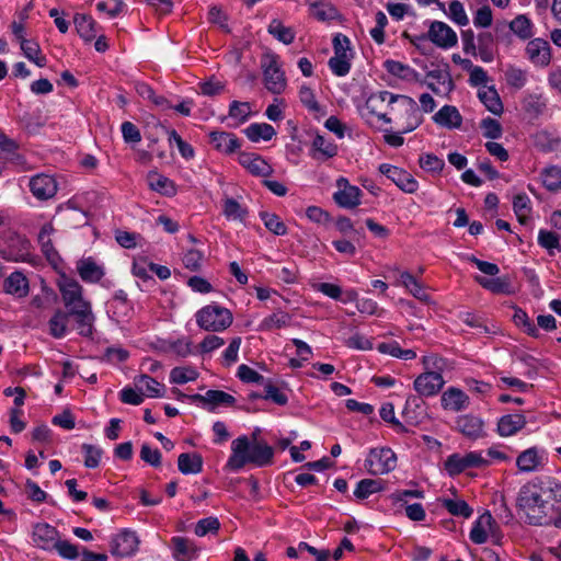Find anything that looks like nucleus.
<instances>
[{"mask_svg": "<svg viewBox=\"0 0 561 561\" xmlns=\"http://www.w3.org/2000/svg\"><path fill=\"white\" fill-rule=\"evenodd\" d=\"M352 58L331 57L329 67L332 72L339 77H344L350 72Z\"/></svg>", "mask_w": 561, "mask_h": 561, "instance_id": "obj_63", "label": "nucleus"}, {"mask_svg": "<svg viewBox=\"0 0 561 561\" xmlns=\"http://www.w3.org/2000/svg\"><path fill=\"white\" fill-rule=\"evenodd\" d=\"M469 404V397L458 388H449L442 396V405L444 409L461 411Z\"/></svg>", "mask_w": 561, "mask_h": 561, "instance_id": "obj_29", "label": "nucleus"}, {"mask_svg": "<svg viewBox=\"0 0 561 561\" xmlns=\"http://www.w3.org/2000/svg\"><path fill=\"white\" fill-rule=\"evenodd\" d=\"M480 127L483 130V136L489 139H497L502 136V126L501 124L491 117H486L481 121Z\"/></svg>", "mask_w": 561, "mask_h": 561, "instance_id": "obj_58", "label": "nucleus"}, {"mask_svg": "<svg viewBox=\"0 0 561 561\" xmlns=\"http://www.w3.org/2000/svg\"><path fill=\"white\" fill-rule=\"evenodd\" d=\"M400 100L403 102L405 114L408 115L407 125L402 128L401 133H410L422 123V116L416 102L412 98L401 95Z\"/></svg>", "mask_w": 561, "mask_h": 561, "instance_id": "obj_33", "label": "nucleus"}, {"mask_svg": "<svg viewBox=\"0 0 561 561\" xmlns=\"http://www.w3.org/2000/svg\"><path fill=\"white\" fill-rule=\"evenodd\" d=\"M397 456L391 448H373L365 460V467L373 476L386 474L394 470Z\"/></svg>", "mask_w": 561, "mask_h": 561, "instance_id": "obj_5", "label": "nucleus"}, {"mask_svg": "<svg viewBox=\"0 0 561 561\" xmlns=\"http://www.w3.org/2000/svg\"><path fill=\"white\" fill-rule=\"evenodd\" d=\"M542 184L549 191H558L561 188V168L559 167H549L546 168L542 173Z\"/></svg>", "mask_w": 561, "mask_h": 561, "instance_id": "obj_52", "label": "nucleus"}, {"mask_svg": "<svg viewBox=\"0 0 561 561\" xmlns=\"http://www.w3.org/2000/svg\"><path fill=\"white\" fill-rule=\"evenodd\" d=\"M310 14L319 21H342L343 16L339 10L328 1L319 0L310 3Z\"/></svg>", "mask_w": 561, "mask_h": 561, "instance_id": "obj_25", "label": "nucleus"}, {"mask_svg": "<svg viewBox=\"0 0 561 561\" xmlns=\"http://www.w3.org/2000/svg\"><path fill=\"white\" fill-rule=\"evenodd\" d=\"M382 480L363 479L357 483V486L354 491V496L358 500H365L371 494L382 491Z\"/></svg>", "mask_w": 561, "mask_h": 561, "instance_id": "obj_41", "label": "nucleus"}, {"mask_svg": "<svg viewBox=\"0 0 561 561\" xmlns=\"http://www.w3.org/2000/svg\"><path fill=\"white\" fill-rule=\"evenodd\" d=\"M478 95L492 114L501 115L503 113V103L494 87H489L485 91H479Z\"/></svg>", "mask_w": 561, "mask_h": 561, "instance_id": "obj_39", "label": "nucleus"}, {"mask_svg": "<svg viewBox=\"0 0 561 561\" xmlns=\"http://www.w3.org/2000/svg\"><path fill=\"white\" fill-rule=\"evenodd\" d=\"M198 378V373L193 367H174L170 373V381L175 385H183Z\"/></svg>", "mask_w": 561, "mask_h": 561, "instance_id": "obj_48", "label": "nucleus"}, {"mask_svg": "<svg viewBox=\"0 0 561 561\" xmlns=\"http://www.w3.org/2000/svg\"><path fill=\"white\" fill-rule=\"evenodd\" d=\"M516 505L526 515L530 525H541L545 517L546 501L542 499L536 484H524L517 495Z\"/></svg>", "mask_w": 561, "mask_h": 561, "instance_id": "obj_2", "label": "nucleus"}, {"mask_svg": "<svg viewBox=\"0 0 561 561\" xmlns=\"http://www.w3.org/2000/svg\"><path fill=\"white\" fill-rule=\"evenodd\" d=\"M62 300L67 308L71 309L80 305H90L82 299V287L73 279H66L59 285Z\"/></svg>", "mask_w": 561, "mask_h": 561, "instance_id": "obj_17", "label": "nucleus"}, {"mask_svg": "<svg viewBox=\"0 0 561 561\" xmlns=\"http://www.w3.org/2000/svg\"><path fill=\"white\" fill-rule=\"evenodd\" d=\"M488 465L489 461L477 453H469L463 457L453 454L446 459L445 469L450 476H456L467 468H480Z\"/></svg>", "mask_w": 561, "mask_h": 561, "instance_id": "obj_7", "label": "nucleus"}, {"mask_svg": "<svg viewBox=\"0 0 561 561\" xmlns=\"http://www.w3.org/2000/svg\"><path fill=\"white\" fill-rule=\"evenodd\" d=\"M401 95L392 94L389 91H379L377 93H373L366 100V107L370 114L375 115L381 110V105L387 102L388 104L394 103L400 99Z\"/></svg>", "mask_w": 561, "mask_h": 561, "instance_id": "obj_38", "label": "nucleus"}, {"mask_svg": "<svg viewBox=\"0 0 561 561\" xmlns=\"http://www.w3.org/2000/svg\"><path fill=\"white\" fill-rule=\"evenodd\" d=\"M514 323L522 328L529 336L539 337V330L531 322L528 314L520 308H515V313L513 316Z\"/></svg>", "mask_w": 561, "mask_h": 561, "instance_id": "obj_49", "label": "nucleus"}, {"mask_svg": "<svg viewBox=\"0 0 561 561\" xmlns=\"http://www.w3.org/2000/svg\"><path fill=\"white\" fill-rule=\"evenodd\" d=\"M445 385L443 376L438 371H424L414 380L415 391L423 397H431L439 392Z\"/></svg>", "mask_w": 561, "mask_h": 561, "instance_id": "obj_10", "label": "nucleus"}, {"mask_svg": "<svg viewBox=\"0 0 561 561\" xmlns=\"http://www.w3.org/2000/svg\"><path fill=\"white\" fill-rule=\"evenodd\" d=\"M251 114L250 103L233 101L229 107V116L239 118L240 123H244Z\"/></svg>", "mask_w": 561, "mask_h": 561, "instance_id": "obj_61", "label": "nucleus"}, {"mask_svg": "<svg viewBox=\"0 0 561 561\" xmlns=\"http://www.w3.org/2000/svg\"><path fill=\"white\" fill-rule=\"evenodd\" d=\"M147 181L150 188L160 194L173 196L176 193L173 181L157 171H150L147 175Z\"/></svg>", "mask_w": 561, "mask_h": 561, "instance_id": "obj_31", "label": "nucleus"}, {"mask_svg": "<svg viewBox=\"0 0 561 561\" xmlns=\"http://www.w3.org/2000/svg\"><path fill=\"white\" fill-rule=\"evenodd\" d=\"M58 530L46 523H38L34 526L32 539L34 545L39 549H50L57 541Z\"/></svg>", "mask_w": 561, "mask_h": 561, "instance_id": "obj_16", "label": "nucleus"}, {"mask_svg": "<svg viewBox=\"0 0 561 561\" xmlns=\"http://www.w3.org/2000/svg\"><path fill=\"white\" fill-rule=\"evenodd\" d=\"M220 523L217 517H206L197 522L195 526V534L199 537L206 536L211 533L215 534L219 530Z\"/></svg>", "mask_w": 561, "mask_h": 561, "instance_id": "obj_57", "label": "nucleus"}, {"mask_svg": "<svg viewBox=\"0 0 561 561\" xmlns=\"http://www.w3.org/2000/svg\"><path fill=\"white\" fill-rule=\"evenodd\" d=\"M334 56L340 58H353L351 41L346 35L337 33L332 41Z\"/></svg>", "mask_w": 561, "mask_h": 561, "instance_id": "obj_53", "label": "nucleus"}, {"mask_svg": "<svg viewBox=\"0 0 561 561\" xmlns=\"http://www.w3.org/2000/svg\"><path fill=\"white\" fill-rule=\"evenodd\" d=\"M474 279L480 286L490 290L492 294L511 295L514 293L511 278L508 276L486 278L478 275Z\"/></svg>", "mask_w": 561, "mask_h": 561, "instance_id": "obj_22", "label": "nucleus"}, {"mask_svg": "<svg viewBox=\"0 0 561 561\" xmlns=\"http://www.w3.org/2000/svg\"><path fill=\"white\" fill-rule=\"evenodd\" d=\"M3 289L7 294L25 297L28 294L27 278L21 272H14L4 279Z\"/></svg>", "mask_w": 561, "mask_h": 561, "instance_id": "obj_30", "label": "nucleus"}, {"mask_svg": "<svg viewBox=\"0 0 561 561\" xmlns=\"http://www.w3.org/2000/svg\"><path fill=\"white\" fill-rule=\"evenodd\" d=\"M232 454L227 468L233 471L242 469L247 463L265 467L273 462L274 449L265 442L250 443L247 436L234 439L231 444Z\"/></svg>", "mask_w": 561, "mask_h": 561, "instance_id": "obj_1", "label": "nucleus"}, {"mask_svg": "<svg viewBox=\"0 0 561 561\" xmlns=\"http://www.w3.org/2000/svg\"><path fill=\"white\" fill-rule=\"evenodd\" d=\"M136 385L145 387L148 397L160 398L164 396V386L149 375L144 374L137 377Z\"/></svg>", "mask_w": 561, "mask_h": 561, "instance_id": "obj_47", "label": "nucleus"}, {"mask_svg": "<svg viewBox=\"0 0 561 561\" xmlns=\"http://www.w3.org/2000/svg\"><path fill=\"white\" fill-rule=\"evenodd\" d=\"M209 138L218 151L227 154H231L240 148V141L232 133L214 130L209 134Z\"/></svg>", "mask_w": 561, "mask_h": 561, "instance_id": "obj_19", "label": "nucleus"}, {"mask_svg": "<svg viewBox=\"0 0 561 561\" xmlns=\"http://www.w3.org/2000/svg\"><path fill=\"white\" fill-rule=\"evenodd\" d=\"M70 310L65 312L62 310H57L55 314L49 320V333L56 337L60 339L66 334L67 323L70 317Z\"/></svg>", "mask_w": 561, "mask_h": 561, "instance_id": "obj_43", "label": "nucleus"}, {"mask_svg": "<svg viewBox=\"0 0 561 561\" xmlns=\"http://www.w3.org/2000/svg\"><path fill=\"white\" fill-rule=\"evenodd\" d=\"M529 59L538 66H547L550 62V45L541 38L531 39L526 47Z\"/></svg>", "mask_w": 561, "mask_h": 561, "instance_id": "obj_18", "label": "nucleus"}, {"mask_svg": "<svg viewBox=\"0 0 561 561\" xmlns=\"http://www.w3.org/2000/svg\"><path fill=\"white\" fill-rule=\"evenodd\" d=\"M77 271L81 279L88 283H98L104 276L103 268L92 257L80 260L77 263Z\"/></svg>", "mask_w": 561, "mask_h": 561, "instance_id": "obj_28", "label": "nucleus"}, {"mask_svg": "<svg viewBox=\"0 0 561 561\" xmlns=\"http://www.w3.org/2000/svg\"><path fill=\"white\" fill-rule=\"evenodd\" d=\"M244 134L251 141L257 142L260 139H263L266 141L271 140L276 135V130L270 124L253 123L244 129Z\"/></svg>", "mask_w": 561, "mask_h": 561, "instance_id": "obj_36", "label": "nucleus"}, {"mask_svg": "<svg viewBox=\"0 0 561 561\" xmlns=\"http://www.w3.org/2000/svg\"><path fill=\"white\" fill-rule=\"evenodd\" d=\"M419 39H430L440 48L453 47L458 42L455 31L449 25L440 21H433L427 33L419 35Z\"/></svg>", "mask_w": 561, "mask_h": 561, "instance_id": "obj_6", "label": "nucleus"}, {"mask_svg": "<svg viewBox=\"0 0 561 561\" xmlns=\"http://www.w3.org/2000/svg\"><path fill=\"white\" fill-rule=\"evenodd\" d=\"M390 180L403 192L413 194L417 191L419 184L416 180L403 169H397L390 175Z\"/></svg>", "mask_w": 561, "mask_h": 561, "instance_id": "obj_37", "label": "nucleus"}, {"mask_svg": "<svg viewBox=\"0 0 561 561\" xmlns=\"http://www.w3.org/2000/svg\"><path fill=\"white\" fill-rule=\"evenodd\" d=\"M178 468L183 474H196L203 470V457L197 453H183L178 458Z\"/></svg>", "mask_w": 561, "mask_h": 561, "instance_id": "obj_32", "label": "nucleus"}, {"mask_svg": "<svg viewBox=\"0 0 561 561\" xmlns=\"http://www.w3.org/2000/svg\"><path fill=\"white\" fill-rule=\"evenodd\" d=\"M232 320L231 311L217 305H208L196 313V322L205 331H224L231 325Z\"/></svg>", "mask_w": 561, "mask_h": 561, "instance_id": "obj_3", "label": "nucleus"}, {"mask_svg": "<svg viewBox=\"0 0 561 561\" xmlns=\"http://www.w3.org/2000/svg\"><path fill=\"white\" fill-rule=\"evenodd\" d=\"M337 154V146L328 141L323 136L317 135L313 138L310 156L318 161H325Z\"/></svg>", "mask_w": 561, "mask_h": 561, "instance_id": "obj_20", "label": "nucleus"}, {"mask_svg": "<svg viewBox=\"0 0 561 561\" xmlns=\"http://www.w3.org/2000/svg\"><path fill=\"white\" fill-rule=\"evenodd\" d=\"M173 557L176 561H191L196 557L198 548L196 545L184 537H173Z\"/></svg>", "mask_w": 561, "mask_h": 561, "instance_id": "obj_26", "label": "nucleus"}, {"mask_svg": "<svg viewBox=\"0 0 561 561\" xmlns=\"http://www.w3.org/2000/svg\"><path fill=\"white\" fill-rule=\"evenodd\" d=\"M289 321L290 316L287 312L278 311L265 318L262 328L265 330L280 329L288 325Z\"/></svg>", "mask_w": 561, "mask_h": 561, "instance_id": "obj_54", "label": "nucleus"}, {"mask_svg": "<svg viewBox=\"0 0 561 561\" xmlns=\"http://www.w3.org/2000/svg\"><path fill=\"white\" fill-rule=\"evenodd\" d=\"M19 145L0 130V156H3L10 163L20 164L22 156L18 152Z\"/></svg>", "mask_w": 561, "mask_h": 561, "instance_id": "obj_35", "label": "nucleus"}, {"mask_svg": "<svg viewBox=\"0 0 561 561\" xmlns=\"http://www.w3.org/2000/svg\"><path fill=\"white\" fill-rule=\"evenodd\" d=\"M73 24L77 33L83 41L91 42L96 37V22L91 15L76 13L73 16Z\"/></svg>", "mask_w": 561, "mask_h": 561, "instance_id": "obj_24", "label": "nucleus"}, {"mask_svg": "<svg viewBox=\"0 0 561 561\" xmlns=\"http://www.w3.org/2000/svg\"><path fill=\"white\" fill-rule=\"evenodd\" d=\"M385 68L389 73L401 78L408 81H415L421 84H426L428 89H431L435 94H440V89L436 87L433 82H426L422 76L416 72L414 69L410 68L408 65H404L397 60H386L383 64Z\"/></svg>", "mask_w": 561, "mask_h": 561, "instance_id": "obj_8", "label": "nucleus"}, {"mask_svg": "<svg viewBox=\"0 0 561 561\" xmlns=\"http://www.w3.org/2000/svg\"><path fill=\"white\" fill-rule=\"evenodd\" d=\"M542 457L539 456L536 447L528 448L520 453L516 459V466L523 472H533L541 465Z\"/></svg>", "mask_w": 561, "mask_h": 561, "instance_id": "obj_34", "label": "nucleus"}, {"mask_svg": "<svg viewBox=\"0 0 561 561\" xmlns=\"http://www.w3.org/2000/svg\"><path fill=\"white\" fill-rule=\"evenodd\" d=\"M442 502L443 506L454 516H462L465 518H469L473 513V510L468 505L466 501L444 499Z\"/></svg>", "mask_w": 561, "mask_h": 561, "instance_id": "obj_51", "label": "nucleus"}, {"mask_svg": "<svg viewBox=\"0 0 561 561\" xmlns=\"http://www.w3.org/2000/svg\"><path fill=\"white\" fill-rule=\"evenodd\" d=\"M426 78H431L437 81V83L444 87L445 93H449L455 89V83L449 72L448 64H444L443 67L430 70L426 73Z\"/></svg>", "mask_w": 561, "mask_h": 561, "instance_id": "obj_44", "label": "nucleus"}, {"mask_svg": "<svg viewBox=\"0 0 561 561\" xmlns=\"http://www.w3.org/2000/svg\"><path fill=\"white\" fill-rule=\"evenodd\" d=\"M336 185L339 191L334 193L333 199L340 207L354 208L360 204V190L351 185L347 179H337Z\"/></svg>", "mask_w": 561, "mask_h": 561, "instance_id": "obj_9", "label": "nucleus"}, {"mask_svg": "<svg viewBox=\"0 0 561 561\" xmlns=\"http://www.w3.org/2000/svg\"><path fill=\"white\" fill-rule=\"evenodd\" d=\"M239 163L255 176L267 178L272 175L273 168L259 154L240 152Z\"/></svg>", "mask_w": 561, "mask_h": 561, "instance_id": "obj_14", "label": "nucleus"}, {"mask_svg": "<svg viewBox=\"0 0 561 561\" xmlns=\"http://www.w3.org/2000/svg\"><path fill=\"white\" fill-rule=\"evenodd\" d=\"M510 30L520 39H529L533 36V23L525 15L519 14L508 24Z\"/></svg>", "mask_w": 561, "mask_h": 561, "instance_id": "obj_42", "label": "nucleus"}, {"mask_svg": "<svg viewBox=\"0 0 561 561\" xmlns=\"http://www.w3.org/2000/svg\"><path fill=\"white\" fill-rule=\"evenodd\" d=\"M422 363L425 371H438L442 373L450 367V364L437 354H430L423 357Z\"/></svg>", "mask_w": 561, "mask_h": 561, "instance_id": "obj_55", "label": "nucleus"}, {"mask_svg": "<svg viewBox=\"0 0 561 561\" xmlns=\"http://www.w3.org/2000/svg\"><path fill=\"white\" fill-rule=\"evenodd\" d=\"M28 186L32 194L39 201H47L54 197L58 190L56 180L47 174L34 175L30 180Z\"/></svg>", "mask_w": 561, "mask_h": 561, "instance_id": "obj_13", "label": "nucleus"}, {"mask_svg": "<svg viewBox=\"0 0 561 561\" xmlns=\"http://www.w3.org/2000/svg\"><path fill=\"white\" fill-rule=\"evenodd\" d=\"M436 124L447 128H459L462 124V117L459 111L453 105H444L434 116Z\"/></svg>", "mask_w": 561, "mask_h": 561, "instance_id": "obj_27", "label": "nucleus"}, {"mask_svg": "<svg viewBox=\"0 0 561 561\" xmlns=\"http://www.w3.org/2000/svg\"><path fill=\"white\" fill-rule=\"evenodd\" d=\"M277 59L275 54L270 53L264 54L261 59L265 88L274 94H280L286 88L285 75L280 70Z\"/></svg>", "mask_w": 561, "mask_h": 561, "instance_id": "obj_4", "label": "nucleus"}, {"mask_svg": "<svg viewBox=\"0 0 561 561\" xmlns=\"http://www.w3.org/2000/svg\"><path fill=\"white\" fill-rule=\"evenodd\" d=\"M268 33L286 45L291 44L295 39L293 28L283 25L282 22L276 19L268 25Z\"/></svg>", "mask_w": 561, "mask_h": 561, "instance_id": "obj_45", "label": "nucleus"}, {"mask_svg": "<svg viewBox=\"0 0 561 561\" xmlns=\"http://www.w3.org/2000/svg\"><path fill=\"white\" fill-rule=\"evenodd\" d=\"M505 78L507 84L515 89H522L526 83V72L514 67L506 70Z\"/></svg>", "mask_w": 561, "mask_h": 561, "instance_id": "obj_64", "label": "nucleus"}, {"mask_svg": "<svg viewBox=\"0 0 561 561\" xmlns=\"http://www.w3.org/2000/svg\"><path fill=\"white\" fill-rule=\"evenodd\" d=\"M138 545L137 535L134 531L124 530L112 540L111 552L119 558L130 557L137 551Z\"/></svg>", "mask_w": 561, "mask_h": 561, "instance_id": "obj_11", "label": "nucleus"}, {"mask_svg": "<svg viewBox=\"0 0 561 561\" xmlns=\"http://www.w3.org/2000/svg\"><path fill=\"white\" fill-rule=\"evenodd\" d=\"M82 450L85 454L84 466L87 468H96L100 463L102 450L91 444H83Z\"/></svg>", "mask_w": 561, "mask_h": 561, "instance_id": "obj_62", "label": "nucleus"}, {"mask_svg": "<svg viewBox=\"0 0 561 561\" xmlns=\"http://www.w3.org/2000/svg\"><path fill=\"white\" fill-rule=\"evenodd\" d=\"M260 218L264 221L266 229L276 236H285L287 233L286 225L280 220L276 214L261 211Z\"/></svg>", "mask_w": 561, "mask_h": 561, "instance_id": "obj_50", "label": "nucleus"}, {"mask_svg": "<svg viewBox=\"0 0 561 561\" xmlns=\"http://www.w3.org/2000/svg\"><path fill=\"white\" fill-rule=\"evenodd\" d=\"M402 285L419 300L423 302L430 301V295L416 278L409 272H403L400 275Z\"/></svg>", "mask_w": 561, "mask_h": 561, "instance_id": "obj_40", "label": "nucleus"}, {"mask_svg": "<svg viewBox=\"0 0 561 561\" xmlns=\"http://www.w3.org/2000/svg\"><path fill=\"white\" fill-rule=\"evenodd\" d=\"M264 400H272L274 403L278 405H286L288 402L287 396L282 392L275 385L268 381L264 386Z\"/></svg>", "mask_w": 561, "mask_h": 561, "instance_id": "obj_59", "label": "nucleus"}, {"mask_svg": "<svg viewBox=\"0 0 561 561\" xmlns=\"http://www.w3.org/2000/svg\"><path fill=\"white\" fill-rule=\"evenodd\" d=\"M70 314L76 317L79 333L82 336H90L93 329L94 316L91 311L90 305H80L70 309Z\"/></svg>", "mask_w": 561, "mask_h": 561, "instance_id": "obj_21", "label": "nucleus"}, {"mask_svg": "<svg viewBox=\"0 0 561 561\" xmlns=\"http://www.w3.org/2000/svg\"><path fill=\"white\" fill-rule=\"evenodd\" d=\"M192 402H198L207 407L209 411H214L219 405H233L236 398L222 390H208L205 394L195 393L188 396Z\"/></svg>", "mask_w": 561, "mask_h": 561, "instance_id": "obj_12", "label": "nucleus"}, {"mask_svg": "<svg viewBox=\"0 0 561 561\" xmlns=\"http://www.w3.org/2000/svg\"><path fill=\"white\" fill-rule=\"evenodd\" d=\"M457 430L470 439H478L485 435L483 431L484 422L472 414H465L457 417Z\"/></svg>", "mask_w": 561, "mask_h": 561, "instance_id": "obj_15", "label": "nucleus"}, {"mask_svg": "<svg viewBox=\"0 0 561 561\" xmlns=\"http://www.w3.org/2000/svg\"><path fill=\"white\" fill-rule=\"evenodd\" d=\"M526 425V419L523 414H506L497 422V433L500 436L507 437L516 434Z\"/></svg>", "mask_w": 561, "mask_h": 561, "instance_id": "obj_23", "label": "nucleus"}, {"mask_svg": "<svg viewBox=\"0 0 561 561\" xmlns=\"http://www.w3.org/2000/svg\"><path fill=\"white\" fill-rule=\"evenodd\" d=\"M448 10L449 18L458 25L466 26L469 23V19L465 11L463 4L459 0L450 1Z\"/></svg>", "mask_w": 561, "mask_h": 561, "instance_id": "obj_56", "label": "nucleus"}, {"mask_svg": "<svg viewBox=\"0 0 561 561\" xmlns=\"http://www.w3.org/2000/svg\"><path fill=\"white\" fill-rule=\"evenodd\" d=\"M493 35L489 32H483L478 35V50L479 56L484 62H491L494 58L493 55Z\"/></svg>", "mask_w": 561, "mask_h": 561, "instance_id": "obj_46", "label": "nucleus"}, {"mask_svg": "<svg viewBox=\"0 0 561 561\" xmlns=\"http://www.w3.org/2000/svg\"><path fill=\"white\" fill-rule=\"evenodd\" d=\"M224 214L227 217L242 220L248 211L241 207V205L232 197L225 199Z\"/></svg>", "mask_w": 561, "mask_h": 561, "instance_id": "obj_60", "label": "nucleus"}]
</instances>
